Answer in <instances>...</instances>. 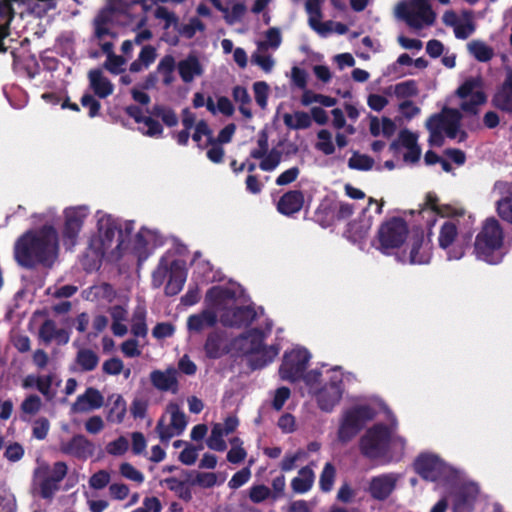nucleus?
I'll list each match as a JSON object with an SVG mask.
<instances>
[{"label":"nucleus","mask_w":512,"mask_h":512,"mask_svg":"<svg viewBox=\"0 0 512 512\" xmlns=\"http://www.w3.org/2000/svg\"><path fill=\"white\" fill-rule=\"evenodd\" d=\"M97 354L90 349H82L78 352L77 363L85 371H91L98 365Z\"/></svg>","instance_id":"obj_59"},{"label":"nucleus","mask_w":512,"mask_h":512,"mask_svg":"<svg viewBox=\"0 0 512 512\" xmlns=\"http://www.w3.org/2000/svg\"><path fill=\"white\" fill-rule=\"evenodd\" d=\"M235 295V304L229 305L218 311L220 321L225 326L241 327L250 324L256 317V312L249 305H243V301L238 295L239 292L231 287H227Z\"/></svg>","instance_id":"obj_21"},{"label":"nucleus","mask_w":512,"mask_h":512,"mask_svg":"<svg viewBox=\"0 0 512 512\" xmlns=\"http://www.w3.org/2000/svg\"><path fill=\"white\" fill-rule=\"evenodd\" d=\"M206 107L212 114L221 113L225 116H231L234 112L232 102L227 97H219L216 103L212 98H208Z\"/></svg>","instance_id":"obj_55"},{"label":"nucleus","mask_w":512,"mask_h":512,"mask_svg":"<svg viewBox=\"0 0 512 512\" xmlns=\"http://www.w3.org/2000/svg\"><path fill=\"white\" fill-rule=\"evenodd\" d=\"M204 29V24L198 18L193 17L188 21V23L182 24L178 28V31L182 36L186 38H192L198 32H203Z\"/></svg>","instance_id":"obj_63"},{"label":"nucleus","mask_w":512,"mask_h":512,"mask_svg":"<svg viewBox=\"0 0 512 512\" xmlns=\"http://www.w3.org/2000/svg\"><path fill=\"white\" fill-rule=\"evenodd\" d=\"M235 304L234 293L226 286H214L205 296L206 308L199 313L192 314L187 319V329L190 334H200L213 327L218 318V311Z\"/></svg>","instance_id":"obj_7"},{"label":"nucleus","mask_w":512,"mask_h":512,"mask_svg":"<svg viewBox=\"0 0 512 512\" xmlns=\"http://www.w3.org/2000/svg\"><path fill=\"white\" fill-rule=\"evenodd\" d=\"M306 11L309 14V24L316 32L322 36L330 30L326 28V24L320 22V8L318 0H307Z\"/></svg>","instance_id":"obj_43"},{"label":"nucleus","mask_w":512,"mask_h":512,"mask_svg":"<svg viewBox=\"0 0 512 512\" xmlns=\"http://www.w3.org/2000/svg\"><path fill=\"white\" fill-rule=\"evenodd\" d=\"M451 101H455L463 112L476 114L479 107L487 101L483 78L480 75L465 78Z\"/></svg>","instance_id":"obj_11"},{"label":"nucleus","mask_w":512,"mask_h":512,"mask_svg":"<svg viewBox=\"0 0 512 512\" xmlns=\"http://www.w3.org/2000/svg\"><path fill=\"white\" fill-rule=\"evenodd\" d=\"M266 333L252 329L232 340L234 355H247L251 366L261 368L274 360L280 348L278 345L265 346L263 344Z\"/></svg>","instance_id":"obj_8"},{"label":"nucleus","mask_w":512,"mask_h":512,"mask_svg":"<svg viewBox=\"0 0 512 512\" xmlns=\"http://www.w3.org/2000/svg\"><path fill=\"white\" fill-rule=\"evenodd\" d=\"M26 0H0V52H5L3 39L8 36V26L14 17V3H24Z\"/></svg>","instance_id":"obj_34"},{"label":"nucleus","mask_w":512,"mask_h":512,"mask_svg":"<svg viewBox=\"0 0 512 512\" xmlns=\"http://www.w3.org/2000/svg\"><path fill=\"white\" fill-rule=\"evenodd\" d=\"M112 325L111 330L113 334L117 337H123L128 332V327L126 325L127 321V309L123 305H115L112 306L109 310Z\"/></svg>","instance_id":"obj_38"},{"label":"nucleus","mask_w":512,"mask_h":512,"mask_svg":"<svg viewBox=\"0 0 512 512\" xmlns=\"http://www.w3.org/2000/svg\"><path fill=\"white\" fill-rule=\"evenodd\" d=\"M204 350L206 356L212 359L222 357L227 353L233 354L232 341L228 343L225 336L218 331L211 332L205 342Z\"/></svg>","instance_id":"obj_28"},{"label":"nucleus","mask_w":512,"mask_h":512,"mask_svg":"<svg viewBox=\"0 0 512 512\" xmlns=\"http://www.w3.org/2000/svg\"><path fill=\"white\" fill-rule=\"evenodd\" d=\"M60 450L64 454L79 458L87 459L94 452V445L83 435H76L66 442H61Z\"/></svg>","instance_id":"obj_25"},{"label":"nucleus","mask_w":512,"mask_h":512,"mask_svg":"<svg viewBox=\"0 0 512 512\" xmlns=\"http://www.w3.org/2000/svg\"><path fill=\"white\" fill-rule=\"evenodd\" d=\"M178 372L174 367L166 370H154L150 374V380L155 388L161 391H171L176 393L178 390Z\"/></svg>","instance_id":"obj_30"},{"label":"nucleus","mask_w":512,"mask_h":512,"mask_svg":"<svg viewBox=\"0 0 512 512\" xmlns=\"http://www.w3.org/2000/svg\"><path fill=\"white\" fill-rule=\"evenodd\" d=\"M68 471L64 462H55L52 466L41 463L33 473V490L42 498L51 499L59 490V484Z\"/></svg>","instance_id":"obj_12"},{"label":"nucleus","mask_w":512,"mask_h":512,"mask_svg":"<svg viewBox=\"0 0 512 512\" xmlns=\"http://www.w3.org/2000/svg\"><path fill=\"white\" fill-rule=\"evenodd\" d=\"M160 245H162V238L157 231L142 228L135 235L131 252L137 256L139 262H143Z\"/></svg>","instance_id":"obj_23"},{"label":"nucleus","mask_w":512,"mask_h":512,"mask_svg":"<svg viewBox=\"0 0 512 512\" xmlns=\"http://www.w3.org/2000/svg\"><path fill=\"white\" fill-rule=\"evenodd\" d=\"M304 203V196L301 191L292 190L285 193L277 203L279 213L290 216L299 212Z\"/></svg>","instance_id":"obj_32"},{"label":"nucleus","mask_w":512,"mask_h":512,"mask_svg":"<svg viewBox=\"0 0 512 512\" xmlns=\"http://www.w3.org/2000/svg\"><path fill=\"white\" fill-rule=\"evenodd\" d=\"M128 449L129 440L125 436H120L106 445V452L112 456H122Z\"/></svg>","instance_id":"obj_64"},{"label":"nucleus","mask_w":512,"mask_h":512,"mask_svg":"<svg viewBox=\"0 0 512 512\" xmlns=\"http://www.w3.org/2000/svg\"><path fill=\"white\" fill-rule=\"evenodd\" d=\"M230 444L231 449L227 453V460L233 464L243 461L247 454L242 447V441L238 437H234L230 440Z\"/></svg>","instance_id":"obj_61"},{"label":"nucleus","mask_w":512,"mask_h":512,"mask_svg":"<svg viewBox=\"0 0 512 512\" xmlns=\"http://www.w3.org/2000/svg\"><path fill=\"white\" fill-rule=\"evenodd\" d=\"M251 62L259 66L264 72L270 73L274 66L275 60L268 50L256 48L251 55Z\"/></svg>","instance_id":"obj_51"},{"label":"nucleus","mask_w":512,"mask_h":512,"mask_svg":"<svg viewBox=\"0 0 512 512\" xmlns=\"http://www.w3.org/2000/svg\"><path fill=\"white\" fill-rule=\"evenodd\" d=\"M111 406L107 413V420L111 423L120 424L127 413V404L120 394L111 396Z\"/></svg>","instance_id":"obj_40"},{"label":"nucleus","mask_w":512,"mask_h":512,"mask_svg":"<svg viewBox=\"0 0 512 512\" xmlns=\"http://www.w3.org/2000/svg\"><path fill=\"white\" fill-rule=\"evenodd\" d=\"M282 43L281 32L278 28L272 27L264 33V39L256 42V48L276 51Z\"/></svg>","instance_id":"obj_47"},{"label":"nucleus","mask_w":512,"mask_h":512,"mask_svg":"<svg viewBox=\"0 0 512 512\" xmlns=\"http://www.w3.org/2000/svg\"><path fill=\"white\" fill-rule=\"evenodd\" d=\"M414 469L423 479L432 482L459 478L457 470L432 453L420 454L414 462Z\"/></svg>","instance_id":"obj_16"},{"label":"nucleus","mask_w":512,"mask_h":512,"mask_svg":"<svg viewBox=\"0 0 512 512\" xmlns=\"http://www.w3.org/2000/svg\"><path fill=\"white\" fill-rule=\"evenodd\" d=\"M39 336L44 342H56L57 344H66L69 341V333L62 328H57L52 320L43 323L39 330Z\"/></svg>","instance_id":"obj_35"},{"label":"nucleus","mask_w":512,"mask_h":512,"mask_svg":"<svg viewBox=\"0 0 512 512\" xmlns=\"http://www.w3.org/2000/svg\"><path fill=\"white\" fill-rule=\"evenodd\" d=\"M386 422H377L361 436L359 449L362 455L382 464L401 462L408 451V440L399 433V422L394 413L379 398L361 400L341 411L337 440L346 444L363 428L366 422L378 415Z\"/></svg>","instance_id":"obj_1"},{"label":"nucleus","mask_w":512,"mask_h":512,"mask_svg":"<svg viewBox=\"0 0 512 512\" xmlns=\"http://www.w3.org/2000/svg\"><path fill=\"white\" fill-rule=\"evenodd\" d=\"M31 218L40 228L30 229L21 235L14 245V257L23 267L31 268L38 264L51 266L59 253V234L56 229L58 212L54 207L41 213H34Z\"/></svg>","instance_id":"obj_2"},{"label":"nucleus","mask_w":512,"mask_h":512,"mask_svg":"<svg viewBox=\"0 0 512 512\" xmlns=\"http://www.w3.org/2000/svg\"><path fill=\"white\" fill-rule=\"evenodd\" d=\"M315 480V474L311 467L306 466L298 471V474L291 481V488L297 494H304L308 492Z\"/></svg>","instance_id":"obj_37"},{"label":"nucleus","mask_w":512,"mask_h":512,"mask_svg":"<svg viewBox=\"0 0 512 512\" xmlns=\"http://www.w3.org/2000/svg\"><path fill=\"white\" fill-rule=\"evenodd\" d=\"M314 103L320 104L324 107H333L336 105L337 100L333 97L318 94L311 90H304L301 96V104L303 106H310Z\"/></svg>","instance_id":"obj_49"},{"label":"nucleus","mask_w":512,"mask_h":512,"mask_svg":"<svg viewBox=\"0 0 512 512\" xmlns=\"http://www.w3.org/2000/svg\"><path fill=\"white\" fill-rule=\"evenodd\" d=\"M284 124L293 130L307 129L312 124L311 116L304 111H294L282 115Z\"/></svg>","instance_id":"obj_39"},{"label":"nucleus","mask_w":512,"mask_h":512,"mask_svg":"<svg viewBox=\"0 0 512 512\" xmlns=\"http://www.w3.org/2000/svg\"><path fill=\"white\" fill-rule=\"evenodd\" d=\"M214 7L223 14V18L229 25H234L241 22L247 7L243 2L236 0H229L223 4L221 0H210Z\"/></svg>","instance_id":"obj_29"},{"label":"nucleus","mask_w":512,"mask_h":512,"mask_svg":"<svg viewBox=\"0 0 512 512\" xmlns=\"http://www.w3.org/2000/svg\"><path fill=\"white\" fill-rule=\"evenodd\" d=\"M372 226V219L370 216L364 218L360 223H352L347 230L348 237L355 243L363 241Z\"/></svg>","instance_id":"obj_46"},{"label":"nucleus","mask_w":512,"mask_h":512,"mask_svg":"<svg viewBox=\"0 0 512 512\" xmlns=\"http://www.w3.org/2000/svg\"><path fill=\"white\" fill-rule=\"evenodd\" d=\"M108 5L101 10L94 20L95 37L97 38L102 51L113 55V43L109 40L115 37L113 22L117 13H127L128 8L123 7L119 0H107Z\"/></svg>","instance_id":"obj_14"},{"label":"nucleus","mask_w":512,"mask_h":512,"mask_svg":"<svg viewBox=\"0 0 512 512\" xmlns=\"http://www.w3.org/2000/svg\"><path fill=\"white\" fill-rule=\"evenodd\" d=\"M89 214L90 208L87 205L69 206L63 210L64 228L62 234L64 245L67 248L70 249L75 246Z\"/></svg>","instance_id":"obj_18"},{"label":"nucleus","mask_w":512,"mask_h":512,"mask_svg":"<svg viewBox=\"0 0 512 512\" xmlns=\"http://www.w3.org/2000/svg\"><path fill=\"white\" fill-rule=\"evenodd\" d=\"M393 94L398 99H406L417 96L418 94V86L414 80H406L400 82L393 86L392 88Z\"/></svg>","instance_id":"obj_57"},{"label":"nucleus","mask_w":512,"mask_h":512,"mask_svg":"<svg viewBox=\"0 0 512 512\" xmlns=\"http://www.w3.org/2000/svg\"><path fill=\"white\" fill-rule=\"evenodd\" d=\"M395 14L416 30L431 26L436 18L428 0H410L399 3L395 8Z\"/></svg>","instance_id":"obj_15"},{"label":"nucleus","mask_w":512,"mask_h":512,"mask_svg":"<svg viewBox=\"0 0 512 512\" xmlns=\"http://www.w3.org/2000/svg\"><path fill=\"white\" fill-rule=\"evenodd\" d=\"M192 135L193 140L199 147H207L212 139V131L204 120L197 121Z\"/></svg>","instance_id":"obj_53"},{"label":"nucleus","mask_w":512,"mask_h":512,"mask_svg":"<svg viewBox=\"0 0 512 512\" xmlns=\"http://www.w3.org/2000/svg\"><path fill=\"white\" fill-rule=\"evenodd\" d=\"M314 147L317 151L326 156L334 154L336 151V145L332 132L328 129L319 130L316 134Z\"/></svg>","instance_id":"obj_42"},{"label":"nucleus","mask_w":512,"mask_h":512,"mask_svg":"<svg viewBox=\"0 0 512 512\" xmlns=\"http://www.w3.org/2000/svg\"><path fill=\"white\" fill-rule=\"evenodd\" d=\"M226 480L224 473L197 472L193 479V484L201 488H212L221 485Z\"/></svg>","instance_id":"obj_45"},{"label":"nucleus","mask_w":512,"mask_h":512,"mask_svg":"<svg viewBox=\"0 0 512 512\" xmlns=\"http://www.w3.org/2000/svg\"><path fill=\"white\" fill-rule=\"evenodd\" d=\"M138 130L145 136L152 138H160L163 134L161 124L150 116H146L142 122L138 124Z\"/></svg>","instance_id":"obj_54"},{"label":"nucleus","mask_w":512,"mask_h":512,"mask_svg":"<svg viewBox=\"0 0 512 512\" xmlns=\"http://www.w3.org/2000/svg\"><path fill=\"white\" fill-rule=\"evenodd\" d=\"M401 479L402 474L397 472L382 473L369 480L366 490L373 499L384 501L396 490Z\"/></svg>","instance_id":"obj_22"},{"label":"nucleus","mask_w":512,"mask_h":512,"mask_svg":"<svg viewBox=\"0 0 512 512\" xmlns=\"http://www.w3.org/2000/svg\"><path fill=\"white\" fill-rule=\"evenodd\" d=\"M131 332L136 337H145L148 332L146 325V309L139 304L135 308L131 320Z\"/></svg>","instance_id":"obj_44"},{"label":"nucleus","mask_w":512,"mask_h":512,"mask_svg":"<svg viewBox=\"0 0 512 512\" xmlns=\"http://www.w3.org/2000/svg\"><path fill=\"white\" fill-rule=\"evenodd\" d=\"M346 377L347 375L338 366L322 367L307 372L304 376V383L317 407L323 412L331 413L343 398Z\"/></svg>","instance_id":"obj_5"},{"label":"nucleus","mask_w":512,"mask_h":512,"mask_svg":"<svg viewBox=\"0 0 512 512\" xmlns=\"http://www.w3.org/2000/svg\"><path fill=\"white\" fill-rule=\"evenodd\" d=\"M469 52L481 62L489 61L494 52L493 49L481 41H472L468 44Z\"/></svg>","instance_id":"obj_58"},{"label":"nucleus","mask_w":512,"mask_h":512,"mask_svg":"<svg viewBox=\"0 0 512 512\" xmlns=\"http://www.w3.org/2000/svg\"><path fill=\"white\" fill-rule=\"evenodd\" d=\"M187 426V419L178 404L170 403L166 412L157 424L156 431L162 441H169L171 438L183 433Z\"/></svg>","instance_id":"obj_20"},{"label":"nucleus","mask_w":512,"mask_h":512,"mask_svg":"<svg viewBox=\"0 0 512 512\" xmlns=\"http://www.w3.org/2000/svg\"><path fill=\"white\" fill-rule=\"evenodd\" d=\"M454 34L458 39L468 38L474 31L471 13L464 11L460 15L458 23L453 27Z\"/></svg>","instance_id":"obj_52"},{"label":"nucleus","mask_w":512,"mask_h":512,"mask_svg":"<svg viewBox=\"0 0 512 512\" xmlns=\"http://www.w3.org/2000/svg\"><path fill=\"white\" fill-rule=\"evenodd\" d=\"M42 407L43 402L38 395H28L20 405V411L23 414V419L35 416L41 411Z\"/></svg>","instance_id":"obj_50"},{"label":"nucleus","mask_w":512,"mask_h":512,"mask_svg":"<svg viewBox=\"0 0 512 512\" xmlns=\"http://www.w3.org/2000/svg\"><path fill=\"white\" fill-rule=\"evenodd\" d=\"M60 380L55 375H44L40 376L37 390L46 397L47 400H51L55 397L59 386Z\"/></svg>","instance_id":"obj_48"},{"label":"nucleus","mask_w":512,"mask_h":512,"mask_svg":"<svg viewBox=\"0 0 512 512\" xmlns=\"http://www.w3.org/2000/svg\"><path fill=\"white\" fill-rule=\"evenodd\" d=\"M239 421L235 416H229L224 423L213 425L211 434L207 439V446L211 450L222 452L226 450L227 445L224 437L234 432L238 427Z\"/></svg>","instance_id":"obj_24"},{"label":"nucleus","mask_w":512,"mask_h":512,"mask_svg":"<svg viewBox=\"0 0 512 512\" xmlns=\"http://www.w3.org/2000/svg\"><path fill=\"white\" fill-rule=\"evenodd\" d=\"M311 359L309 351L303 347H293L286 351L279 368V376L284 381L295 382L304 379V371Z\"/></svg>","instance_id":"obj_17"},{"label":"nucleus","mask_w":512,"mask_h":512,"mask_svg":"<svg viewBox=\"0 0 512 512\" xmlns=\"http://www.w3.org/2000/svg\"><path fill=\"white\" fill-rule=\"evenodd\" d=\"M177 70L183 82L190 83L203 74L204 67L197 56L189 55L178 62Z\"/></svg>","instance_id":"obj_31"},{"label":"nucleus","mask_w":512,"mask_h":512,"mask_svg":"<svg viewBox=\"0 0 512 512\" xmlns=\"http://www.w3.org/2000/svg\"><path fill=\"white\" fill-rule=\"evenodd\" d=\"M408 237V227L401 218H391L385 221L378 230V244L376 248L385 255H395L399 253L402 246L406 243Z\"/></svg>","instance_id":"obj_13"},{"label":"nucleus","mask_w":512,"mask_h":512,"mask_svg":"<svg viewBox=\"0 0 512 512\" xmlns=\"http://www.w3.org/2000/svg\"><path fill=\"white\" fill-rule=\"evenodd\" d=\"M96 232L89 240V253L92 263L90 269L98 267L102 258L118 260L130 250V235L134 230V221L122 220L112 215L97 211Z\"/></svg>","instance_id":"obj_4"},{"label":"nucleus","mask_w":512,"mask_h":512,"mask_svg":"<svg viewBox=\"0 0 512 512\" xmlns=\"http://www.w3.org/2000/svg\"><path fill=\"white\" fill-rule=\"evenodd\" d=\"M88 80L90 88L99 98H106L114 91L111 81L99 69L89 71Z\"/></svg>","instance_id":"obj_33"},{"label":"nucleus","mask_w":512,"mask_h":512,"mask_svg":"<svg viewBox=\"0 0 512 512\" xmlns=\"http://www.w3.org/2000/svg\"><path fill=\"white\" fill-rule=\"evenodd\" d=\"M504 231L494 218L486 219L476 234L473 254L476 259L490 265L501 263L507 253Z\"/></svg>","instance_id":"obj_6"},{"label":"nucleus","mask_w":512,"mask_h":512,"mask_svg":"<svg viewBox=\"0 0 512 512\" xmlns=\"http://www.w3.org/2000/svg\"><path fill=\"white\" fill-rule=\"evenodd\" d=\"M103 403V395L95 388H88L83 394L77 397L71 410L75 413H86L99 409L102 407Z\"/></svg>","instance_id":"obj_27"},{"label":"nucleus","mask_w":512,"mask_h":512,"mask_svg":"<svg viewBox=\"0 0 512 512\" xmlns=\"http://www.w3.org/2000/svg\"><path fill=\"white\" fill-rule=\"evenodd\" d=\"M369 128H370V132L373 136H375V137L383 136L385 138H389L394 134V132L396 130V125L389 118L383 117V118L379 119L377 117H373L370 120Z\"/></svg>","instance_id":"obj_41"},{"label":"nucleus","mask_w":512,"mask_h":512,"mask_svg":"<svg viewBox=\"0 0 512 512\" xmlns=\"http://www.w3.org/2000/svg\"><path fill=\"white\" fill-rule=\"evenodd\" d=\"M374 161L371 157L354 152L348 160V167L354 170L367 171L373 167Z\"/></svg>","instance_id":"obj_60"},{"label":"nucleus","mask_w":512,"mask_h":512,"mask_svg":"<svg viewBox=\"0 0 512 512\" xmlns=\"http://www.w3.org/2000/svg\"><path fill=\"white\" fill-rule=\"evenodd\" d=\"M460 121V111L455 108H445L440 114L430 117L426 124L430 132V144L441 146L445 136L462 141L465 133L460 129Z\"/></svg>","instance_id":"obj_10"},{"label":"nucleus","mask_w":512,"mask_h":512,"mask_svg":"<svg viewBox=\"0 0 512 512\" xmlns=\"http://www.w3.org/2000/svg\"><path fill=\"white\" fill-rule=\"evenodd\" d=\"M478 494V486L465 482L455 490L453 512H471L472 504Z\"/></svg>","instance_id":"obj_26"},{"label":"nucleus","mask_w":512,"mask_h":512,"mask_svg":"<svg viewBox=\"0 0 512 512\" xmlns=\"http://www.w3.org/2000/svg\"><path fill=\"white\" fill-rule=\"evenodd\" d=\"M187 278L184 261L175 258L173 254H165L161 257L157 267L152 272V287L165 286V294L177 295L183 288Z\"/></svg>","instance_id":"obj_9"},{"label":"nucleus","mask_w":512,"mask_h":512,"mask_svg":"<svg viewBox=\"0 0 512 512\" xmlns=\"http://www.w3.org/2000/svg\"><path fill=\"white\" fill-rule=\"evenodd\" d=\"M423 217L436 214L444 218L438 235L439 247L445 251L448 260H460L469 245L470 235L460 234V230L471 228L475 218L460 205L441 204L435 195L427 196Z\"/></svg>","instance_id":"obj_3"},{"label":"nucleus","mask_w":512,"mask_h":512,"mask_svg":"<svg viewBox=\"0 0 512 512\" xmlns=\"http://www.w3.org/2000/svg\"><path fill=\"white\" fill-rule=\"evenodd\" d=\"M493 102L499 109L512 113V72L507 74L506 80L494 96Z\"/></svg>","instance_id":"obj_36"},{"label":"nucleus","mask_w":512,"mask_h":512,"mask_svg":"<svg viewBox=\"0 0 512 512\" xmlns=\"http://www.w3.org/2000/svg\"><path fill=\"white\" fill-rule=\"evenodd\" d=\"M431 245L422 234L410 237L405 247L397 253V261L403 264L422 265L431 260Z\"/></svg>","instance_id":"obj_19"},{"label":"nucleus","mask_w":512,"mask_h":512,"mask_svg":"<svg viewBox=\"0 0 512 512\" xmlns=\"http://www.w3.org/2000/svg\"><path fill=\"white\" fill-rule=\"evenodd\" d=\"M305 457H306V452L302 449H298L294 452L286 453L280 463V468L282 471H285V472L291 471L296 467L297 463L300 460L304 459Z\"/></svg>","instance_id":"obj_62"},{"label":"nucleus","mask_w":512,"mask_h":512,"mask_svg":"<svg viewBox=\"0 0 512 512\" xmlns=\"http://www.w3.org/2000/svg\"><path fill=\"white\" fill-rule=\"evenodd\" d=\"M336 478V468L335 466L328 462L324 465L323 470L320 474L319 478V487L321 491L327 493L330 492L334 486Z\"/></svg>","instance_id":"obj_56"}]
</instances>
